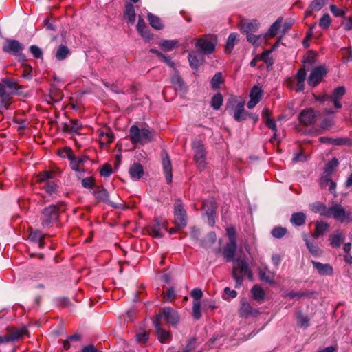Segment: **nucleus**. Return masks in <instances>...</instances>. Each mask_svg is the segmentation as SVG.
<instances>
[{
	"instance_id": "f257e3e1",
	"label": "nucleus",
	"mask_w": 352,
	"mask_h": 352,
	"mask_svg": "<svg viewBox=\"0 0 352 352\" xmlns=\"http://www.w3.org/2000/svg\"><path fill=\"white\" fill-rule=\"evenodd\" d=\"M153 137V132L148 128L140 129L135 125H133L130 128L129 138L133 144L144 145L151 142Z\"/></svg>"
},
{
	"instance_id": "f03ea898",
	"label": "nucleus",
	"mask_w": 352,
	"mask_h": 352,
	"mask_svg": "<svg viewBox=\"0 0 352 352\" xmlns=\"http://www.w3.org/2000/svg\"><path fill=\"white\" fill-rule=\"evenodd\" d=\"M244 276H247L250 280L253 279V274L248 267V263L243 260L236 259L234 261L232 270V277L236 281V287L242 285Z\"/></svg>"
},
{
	"instance_id": "7ed1b4c3",
	"label": "nucleus",
	"mask_w": 352,
	"mask_h": 352,
	"mask_svg": "<svg viewBox=\"0 0 352 352\" xmlns=\"http://www.w3.org/2000/svg\"><path fill=\"white\" fill-rule=\"evenodd\" d=\"M322 210L320 214L327 217H333L337 221L344 222L349 219V214L344 210L340 205H336L332 207L321 206Z\"/></svg>"
},
{
	"instance_id": "20e7f679",
	"label": "nucleus",
	"mask_w": 352,
	"mask_h": 352,
	"mask_svg": "<svg viewBox=\"0 0 352 352\" xmlns=\"http://www.w3.org/2000/svg\"><path fill=\"white\" fill-rule=\"evenodd\" d=\"M217 43V37L211 35L208 38L198 39L195 43V47L204 54H211L214 51Z\"/></svg>"
},
{
	"instance_id": "39448f33",
	"label": "nucleus",
	"mask_w": 352,
	"mask_h": 352,
	"mask_svg": "<svg viewBox=\"0 0 352 352\" xmlns=\"http://www.w3.org/2000/svg\"><path fill=\"white\" fill-rule=\"evenodd\" d=\"M192 149L194 151V159L199 169H204L206 167V151L203 144L199 140H194L192 142Z\"/></svg>"
},
{
	"instance_id": "423d86ee",
	"label": "nucleus",
	"mask_w": 352,
	"mask_h": 352,
	"mask_svg": "<svg viewBox=\"0 0 352 352\" xmlns=\"http://www.w3.org/2000/svg\"><path fill=\"white\" fill-rule=\"evenodd\" d=\"M95 197L98 199L99 201H104L105 203H107L108 204L111 205L114 208H118V209H125L126 207H125L124 201L122 200H120V202H113L111 201L109 199V193L104 188L102 187H97L94 190L93 192Z\"/></svg>"
},
{
	"instance_id": "0eeeda50",
	"label": "nucleus",
	"mask_w": 352,
	"mask_h": 352,
	"mask_svg": "<svg viewBox=\"0 0 352 352\" xmlns=\"http://www.w3.org/2000/svg\"><path fill=\"white\" fill-rule=\"evenodd\" d=\"M345 93L346 89L344 87H338L333 90V94L331 96H323L320 100L322 102L331 101L336 108L340 109L342 107L340 100L344 96Z\"/></svg>"
},
{
	"instance_id": "6e6552de",
	"label": "nucleus",
	"mask_w": 352,
	"mask_h": 352,
	"mask_svg": "<svg viewBox=\"0 0 352 352\" xmlns=\"http://www.w3.org/2000/svg\"><path fill=\"white\" fill-rule=\"evenodd\" d=\"M58 217V209L54 205L45 208L42 214V226L49 227Z\"/></svg>"
},
{
	"instance_id": "1a4fd4ad",
	"label": "nucleus",
	"mask_w": 352,
	"mask_h": 352,
	"mask_svg": "<svg viewBox=\"0 0 352 352\" xmlns=\"http://www.w3.org/2000/svg\"><path fill=\"white\" fill-rule=\"evenodd\" d=\"M174 209V219L176 226L178 228L185 227L187 223L186 213L180 200L175 202Z\"/></svg>"
},
{
	"instance_id": "9d476101",
	"label": "nucleus",
	"mask_w": 352,
	"mask_h": 352,
	"mask_svg": "<svg viewBox=\"0 0 352 352\" xmlns=\"http://www.w3.org/2000/svg\"><path fill=\"white\" fill-rule=\"evenodd\" d=\"M162 320H166L171 324H175L178 322L179 317L178 313L175 310L170 307H165L159 313L158 315H157L155 321H159V322H161Z\"/></svg>"
},
{
	"instance_id": "9b49d317",
	"label": "nucleus",
	"mask_w": 352,
	"mask_h": 352,
	"mask_svg": "<svg viewBox=\"0 0 352 352\" xmlns=\"http://www.w3.org/2000/svg\"><path fill=\"white\" fill-rule=\"evenodd\" d=\"M167 230L166 221L163 219H157L150 227L148 232L153 237L160 238L162 236V231Z\"/></svg>"
},
{
	"instance_id": "f8f14e48",
	"label": "nucleus",
	"mask_w": 352,
	"mask_h": 352,
	"mask_svg": "<svg viewBox=\"0 0 352 352\" xmlns=\"http://www.w3.org/2000/svg\"><path fill=\"white\" fill-rule=\"evenodd\" d=\"M326 73L327 70L323 66L314 68L308 78L309 85L312 87L316 86L322 80Z\"/></svg>"
},
{
	"instance_id": "ddd939ff",
	"label": "nucleus",
	"mask_w": 352,
	"mask_h": 352,
	"mask_svg": "<svg viewBox=\"0 0 352 352\" xmlns=\"http://www.w3.org/2000/svg\"><path fill=\"white\" fill-rule=\"evenodd\" d=\"M23 49V45L14 39H6V43L3 46V52L14 55L21 52Z\"/></svg>"
},
{
	"instance_id": "4468645a",
	"label": "nucleus",
	"mask_w": 352,
	"mask_h": 352,
	"mask_svg": "<svg viewBox=\"0 0 352 352\" xmlns=\"http://www.w3.org/2000/svg\"><path fill=\"white\" fill-rule=\"evenodd\" d=\"M263 95V91L259 85H255L250 91V100L248 103L249 109L254 108L261 100Z\"/></svg>"
},
{
	"instance_id": "2eb2a0df",
	"label": "nucleus",
	"mask_w": 352,
	"mask_h": 352,
	"mask_svg": "<svg viewBox=\"0 0 352 352\" xmlns=\"http://www.w3.org/2000/svg\"><path fill=\"white\" fill-rule=\"evenodd\" d=\"M317 118V114L313 109L303 110L299 115L300 122L305 125L314 124Z\"/></svg>"
},
{
	"instance_id": "dca6fc26",
	"label": "nucleus",
	"mask_w": 352,
	"mask_h": 352,
	"mask_svg": "<svg viewBox=\"0 0 352 352\" xmlns=\"http://www.w3.org/2000/svg\"><path fill=\"white\" fill-rule=\"evenodd\" d=\"M162 166L166 179L168 183L172 182V165L168 155L166 153L162 155Z\"/></svg>"
},
{
	"instance_id": "f3484780",
	"label": "nucleus",
	"mask_w": 352,
	"mask_h": 352,
	"mask_svg": "<svg viewBox=\"0 0 352 352\" xmlns=\"http://www.w3.org/2000/svg\"><path fill=\"white\" fill-rule=\"evenodd\" d=\"M139 34L146 40H151L153 37L146 26L145 21L142 16H139L138 24L136 25Z\"/></svg>"
},
{
	"instance_id": "a211bd4d",
	"label": "nucleus",
	"mask_w": 352,
	"mask_h": 352,
	"mask_svg": "<svg viewBox=\"0 0 352 352\" xmlns=\"http://www.w3.org/2000/svg\"><path fill=\"white\" fill-rule=\"evenodd\" d=\"M258 275L261 280L273 284L274 283V272L268 270L266 265H262L258 268Z\"/></svg>"
},
{
	"instance_id": "6ab92c4d",
	"label": "nucleus",
	"mask_w": 352,
	"mask_h": 352,
	"mask_svg": "<svg viewBox=\"0 0 352 352\" xmlns=\"http://www.w3.org/2000/svg\"><path fill=\"white\" fill-rule=\"evenodd\" d=\"M314 269H316L318 274L322 276H329L333 274V267L328 263H321L320 262L311 261Z\"/></svg>"
},
{
	"instance_id": "aec40b11",
	"label": "nucleus",
	"mask_w": 352,
	"mask_h": 352,
	"mask_svg": "<svg viewBox=\"0 0 352 352\" xmlns=\"http://www.w3.org/2000/svg\"><path fill=\"white\" fill-rule=\"evenodd\" d=\"M240 27L243 32L249 34L253 32H256L258 30L259 27V23L257 20L255 19L251 21H244L241 22Z\"/></svg>"
},
{
	"instance_id": "412c9836",
	"label": "nucleus",
	"mask_w": 352,
	"mask_h": 352,
	"mask_svg": "<svg viewBox=\"0 0 352 352\" xmlns=\"http://www.w3.org/2000/svg\"><path fill=\"white\" fill-rule=\"evenodd\" d=\"M154 326L156 329L157 338L160 342L164 343L170 340L171 335L170 332L161 328L160 322H159V321L154 320Z\"/></svg>"
},
{
	"instance_id": "4be33fe9",
	"label": "nucleus",
	"mask_w": 352,
	"mask_h": 352,
	"mask_svg": "<svg viewBox=\"0 0 352 352\" xmlns=\"http://www.w3.org/2000/svg\"><path fill=\"white\" fill-rule=\"evenodd\" d=\"M249 115H251V113H249L244 110V102H239L233 115L234 120L237 122H241L246 120Z\"/></svg>"
},
{
	"instance_id": "5701e85b",
	"label": "nucleus",
	"mask_w": 352,
	"mask_h": 352,
	"mask_svg": "<svg viewBox=\"0 0 352 352\" xmlns=\"http://www.w3.org/2000/svg\"><path fill=\"white\" fill-rule=\"evenodd\" d=\"M302 238L309 252L314 256H319L322 254V250L320 249L318 245L315 242H311L307 234H304L302 235Z\"/></svg>"
},
{
	"instance_id": "b1692460",
	"label": "nucleus",
	"mask_w": 352,
	"mask_h": 352,
	"mask_svg": "<svg viewBox=\"0 0 352 352\" xmlns=\"http://www.w3.org/2000/svg\"><path fill=\"white\" fill-rule=\"evenodd\" d=\"M327 3V0H314L305 11V16H308L314 12L320 10Z\"/></svg>"
},
{
	"instance_id": "393cba45",
	"label": "nucleus",
	"mask_w": 352,
	"mask_h": 352,
	"mask_svg": "<svg viewBox=\"0 0 352 352\" xmlns=\"http://www.w3.org/2000/svg\"><path fill=\"white\" fill-rule=\"evenodd\" d=\"M236 249V243H229L224 248L223 254L227 261H234V257Z\"/></svg>"
},
{
	"instance_id": "a878e982",
	"label": "nucleus",
	"mask_w": 352,
	"mask_h": 352,
	"mask_svg": "<svg viewBox=\"0 0 352 352\" xmlns=\"http://www.w3.org/2000/svg\"><path fill=\"white\" fill-rule=\"evenodd\" d=\"M129 174L134 180H139L144 175L142 166L140 163L133 164L129 169Z\"/></svg>"
},
{
	"instance_id": "bb28decb",
	"label": "nucleus",
	"mask_w": 352,
	"mask_h": 352,
	"mask_svg": "<svg viewBox=\"0 0 352 352\" xmlns=\"http://www.w3.org/2000/svg\"><path fill=\"white\" fill-rule=\"evenodd\" d=\"M81 128L82 124L78 120H71L64 126V130L72 133H78Z\"/></svg>"
},
{
	"instance_id": "cd10ccee",
	"label": "nucleus",
	"mask_w": 352,
	"mask_h": 352,
	"mask_svg": "<svg viewBox=\"0 0 352 352\" xmlns=\"http://www.w3.org/2000/svg\"><path fill=\"white\" fill-rule=\"evenodd\" d=\"M240 314L242 316L247 317L249 316H254L258 314V311L254 309L249 302L246 300H243L241 307L239 310Z\"/></svg>"
},
{
	"instance_id": "c85d7f7f",
	"label": "nucleus",
	"mask_w": 352,
	"mask_h": 352,
	"mask_svg": "<svg viewBox=\"0 0 352 352\" xmlns=\"http://www.w3.org/2000/svg\"><path fill=\"white\" fill-rule=\"evenodd\" d=\"M27 332L25 327H21V328L12 329L9 331L8 338L10 342L15 341L21 338Z\"/></svg>"
},
{
	"instance_id": "c756f323",
	"label": "nucleus",
	"mask_w": 352,
	"mask_h": 352,
	"mask_svg": "<svg viewBox=\"0 0 352 352\" xmlns=\"http://www.w3.org/2000/svg\"><path fill=\"white\" fill-rule=\"evenodd\" d=\"M202 209L206 215H214L215 213V201L213 199L205 200L203 203Z\"/></svg>"
},
{
	"instance_id": "7c9ffc66",
	"label": "nucleus",
	"mask_w": 352,
	"mask_h": 352,
	"mask_svg": "<svg viewBox=\"0 0 352 352\" xmlns=\"http://www.w3.org/2000/svg\"><path fill=\"white\" fill-rule=\"evenodd\" d=\"M251 293L252 298L258 302H262L264 300L265 293L259 285H254L251 289Z\"/></svg>"
},
{
	"instance_id": "2f4dec72",
	"label": "nucleus",
	"mask_w": 352,
	"mask_h": 352,
	"mask_svg": "<svg viewBox=\"0 0 352 352\" xmlns=\"http://www.w3.org/2000/svg\"><path fill=\"white\" fill-rule=\"evenodd\" d=\"M147 17L149 23L152 28L158 30H162L163 28V23H162L160 19L157 16L151 12H148L147 14Z\"/></svg>"
},
{
	"instance_id": "473e14b6",
	"label": "nucleus",
	"mask_w": 352,
	"mask_h": 352,
	"mask_svg": "<svg viewBox=\"0 0 352 352\" xmlns=\"http://www.w3.org/2000/svg\"><path fill=\"white\" fill-rule=\"evenodd\" d=\"M329 229V225L324 222H317L316 224V230L311 236L317 239L318 236L323 235Z\"/></svg>"
},
{
	"instance_id": "72a5a7b5",
	"label": "nucleus",
	"mask_w": 352,
	"mask_h": 352,
	"mask_svg": "<svg viewBox=\"0 0 352 352\" xmlns=\"http://www.w3.org/2000/svg\"><path fill=\"white\" fill-rule=\"evenodd\" d=\"M87 160V157L80 156L76 157L75 155L73 157L72 160L70 161V165L72 168L75 171L80 170V166L82 165L86 160Z\"/></svg>"
},
{
	"instance_id": "f704fd0d",
	"label": "nucleus",
	"mask_w": 352,
	"mask_h": 352,
	"mask_svg": "<svg viewBox=\"0 0 352 352\" xmlns=\"http://www.w3.org/2000/svg\"><path fill=\"white\" fill-rule=\"evenodd\" d=\"M124 14L129 23L132 24L135 23L136 14L133 5L126 6Z\"/></svg>"
},
{
	"instance_id": "c9c22d12",
	"label": "nucleus",
	"mask_w": 352,
	"mask_h": 352,
	"mask_svg": "<svg viewBox=\"0 0 352 352\" xmlns=\"http://www.w3.org/2000/svg\"><path fill=\"white\" fill-rule=\"evenodd\" d=\"M338 165V161L337 159L333 158L332 160L329 162L326 165L324 175L322 177H331V175L334 172L336 168Z\"/></svg>"
},
{
	"instance_id": "e433bc0d",
	"label": "nucleus",
	"mask_w": 352,
	"mask_h": 352,
	"mask_svg": "<svg viewBox=\"0 0 352 352\" xmlns=\"http://www.w3.org/2000/svg\"><path fill=\"white\" fill-rule=\"evenodd\" d=\"M306 216L303 212H296L292 215L291 223L296 226H300L305 222Z\"/></svg>"
},
{
	"instance_id": "4c0bfd02",
	"label": "nucleus",
	"mask_w": 352,
	"mask_h": 352,
	"mask_svg": "<svg viewBox=\"0 0 352 352\" xmlns=\"http://www.w3.org/2000/svg\"><path fill=\"white\" fill-rule=\"evenodd\" d=\"M306 72L304 69H300L297 74H296V79L298 81L296 90L298 91H302L304 89V82L306 79Z\"/></svg>"
},
{
	"instance_id": "58836bf2",
	"label": "nucleus",
	"mask_w": 352,
	"mask_h": 352,
	"mask_svg": "<svg viewBox=\"0 0 352 352\" xmlns=\"http://www.w3.org/2000/svg\"><path fill=\"white\" fill-rule=\"evenodd\" d=\"M344 236L341 232H338L330 236V245L333 248H339L344 240Z\"/></svg>"
},
{
	"instance_id": "ea45409f",
	"label": "nucleus",
	"mask_w": 352,
	"mask_h": 352,
	"mask_svg": "<svg viewBox=\"0 0 352 352\" xmlns=\"http://www.w3.org/2000/svg\"><path fill=\"white\" fill-rule=\"evenodd\" d=\"M188 60L190 66L193 69H197L201 64L202 59L198 57V55L195 52H191L188 54Z\"/></svg>"
},
{
	"instance_id": "a19ab883",
	"label": "nucleus",
	"mask_w": 352,
	"mask_h": 352,
	"mask_svg": "<svg viewBox=\"0 0 352 352\" xmlns=\"http://www.w3.org/2000/svg\"><path fill=\"white\" fill-rule=\"evenodd\" d=\"M177 43L175 40H163L160 42V46L166 51H171L176 47Z\"/></svg>"
},
{
	"instance_id": "79ce46f5",
	"label": "nucleus",
	"mask_w": 352,
	"mask_h": 352,
	"mask_svg": "<svg viewBox=\"0 0 352 352\" xmlns=\"http://www.w3.org/2000/svg\"><path fill=\"white\" fill-rule=\"evenodd\" d=\"M236 40H237V34H236L232 33L229 35L228 38L226 42V52H230L233 50Z\"/></svg>"
},
{
	"instance_id": "37998d69",
	"label": "nucleus",
	"mask_w": 352,
	"mask_h": 352,
	"mask_svg": "<svg viewBox=\"0 0 352 352\" xmlns=\"http://www.w3.org/2000/svg\"><path fill=\"white\" fill-rule=\"evenodd\" d=\"M6 86L3 85V83H0V97L3 98L2 100V104L6 107L8 108L10 103L6 101V98L8 97L11 95L10 92H8V91L6 90Z\"/></svg>"
},
{
	"instance_id": "c03bdc74",
	"label": "nucleus",
	"mask_w": 352,
	"mask_h": 352,
	"mask_svg": "<svg viewBox=\"0 0 352 352\" xmlns=\"http://www.w3.org/2000/svg\"><path fill=\"white\" fill-rule=\"evenodd\" d=\"M265 36V35L263 34L254 35L252 33H249L247 36V40L253 45H258L263 40H264Z\"/></svg>"
},
{
	"instance_id": "a18cd8bd",
	"label": "nucleus",
	"mask_w": 352,
	"mask_h": 352,
	"mask_svg": "<svg viewBox=\"0 0 352 352\" xmlns=\"http://www.w3.org/2000/svg\"><path fill=\"white\" fill-rule=\"evenodd\" d=\"M222 103L223 97L221 94H217L212 97L211 100V106L214 109H219L221 106L222 105Z\"/></svg>"
},
{
	"instance_id": "49530a36",
	"label": "nucleus",
	"mask_w": 352,
	"mask_h": 352,
	"mask_svg": "<svg viewBox=\"0 0 352 352\" xmlns=\"http://www.w3.org/2000/svg\"><path fill=\"white\" fill-rule=\"evenodd\" d=\"M321 185L322 186H329V190L331 192H334L336 189V183H334L331 177H322L321 178Z\"/></svg>"
},
{
	"instance_id": "de8ad7c7",
	"label": "nucleus",
	"mask_w": 352,
	"mask_h": 352,
	"mask_svg": "<svg viewBox=\"0 0 352 352\" xmlns=\"http://www.w3.org/2000/svg\"><path fill=\"white\" fill-rule=\"evenodd\" d=\"M43 237V236L42 233L39 231L32 232L30 234V240L32 241L38 242L40 248H43L44 245L43 242H42Z\"/></svg>"
},
{
	"instance_id": "09e8293b",
	"label": "nucleus",
	"mask_w": 352,
	"mask_h": 352,
	"mask_svg": "<svg viewBox=\"0 0 352 352\" xmlns=\"http://www.w3.org/2000/svg\"><path fill=\"white\" fill-rule=\"evenodd\" d=\"M68 54H69L68 48L66 46L61 45L57 50L56 57L58 60H62L67 57Z\"/></svg>"
},
{
	"instance_id": "8fccbe9b",
	"label": "nucleus",
	"mask_w": 352,
	"mask_h": 352,
	"mask_svg": "<svg viewBox=\"0 0 352 352\" xmlns=\"http://www.w3.org/2000/svg\"><path fill=\"white\" fill-rule=\"evenodd\" d=\"M100 139L102 144H108L113 142V136L111 132H101Z\"/></svg>"
},
{
	"instance_id": "3c124183",
	"label": "nucleus",
	"mask_w": 352,
	"mask_h": 352,
	"mask_svg": "<svg viewBox=\"0 0 352 352\" xmlns=\"http://www.w3.org/2000/svg\"><path fill=\"white\" fill-rule=\"evenodd\" d=\"M280 27V20L278 19L271 25L266 35L270 37L274 36L277 34Z\"/></svg>"
},
{
	"instance_id": "603ef678",
	"label": "nucleus",
	"mask_w": 352,
	"mask_h": 352,
	"mask_svg": "<svg viewBox=\"0 0 352 352\" xmlns=\"http://www.w3.org/2000/svg\"><path fill=\"white\" fill-rule=\"evenodd\" d=\"M54 177V173L51 171H43L39 173L37 176V180L38 182H44L48 181L50 179Z\"/></svg>"
},
{
	"instance_id": "864d4df0",
	"label": "nucleus",
	"mask_w": 352,
	"mask_h": 352,
	"mask_svg": "<svg viewBox=\"0 0 352 352\" xmlns=\"http://www.w3.org/2000/svg\"><path fill=\"white\" fill-rule=\"evenodd\" d=\"M297 324L300 327L307 328L309 325V319L307 316L300 314L297 316Z\"/></svg>"
},
{
	"instance_id": "5fc2aeb1",
	"label": "nucleus",
	"mask_w": 352,
	"mask_h": 352,
	"mask_svg": "<svg viewBox=\"0 0 352 352\" xmlns=\"http://www.w3.org/2000/svg\"><path fill=\"white\" fill-rule=\"evenodd\" d=\"M331 22V17L329 14H324L319 21V26L323 29H327Z\"/></svg>"
},
{
	"instance_id": "6e6d98bb",
	"label": "nucleus",
	"mask_w": 352,
	"mask_h": 352,
	"mask_svg": "<svg viewBox=\"0 0 352 352\" xmlns=\"http://www.w3.org/2000/svg\"><path fill=\"white\" fill-rule=\"evenodd\" d=\"M201 304L199 300H194L192 307V314L195 319L198 320L201 318L200 311Z\"/></svg>"
},
{
	"instance_id": "4d7b16f0",
	"label": "nucleus",
	"mask_w": 352,
	"mask_h": 352,
	"mask_svg": "<svg viewBox=\"0 0 352 352\" xmlns=\"http://www.w3.org/2000/svg\"><path fill=\"white\" fill-rule=\"evenodd\" d=\"M32 68L30 65L26 63H23V74L22 77L25 79H31L32 78Z\"/></svg>"
},
{
	"instance_id": "13d9d810",
	"label": "nucleus",
	"mask_w": 352,
	"mask_h": 352,
	"mask_svg": "<svg viewBox=\"0 0 352 352\" xmlns=\"http://www.w3.org/2000/svg\"><path fill=\"white\" fill-rule=\"evenodd\" d=\"M56 187L54 182H47L43 188L47 194L52 195L56 192Z\"/></svg>"
},
{
	"instance_id": "bf43d9fd",
	"label": "nucleus",
	"mask_w": 352,
	"mask_h": 352,
	"mask_svg": "<svg viewBox=\"0 0 352 352\" xmlns=\"http://www.w3.org/2000/svg\"><path fill=\"white\" fill-rule=\"evenodd\" d=\"M3 85L6 86V90L8 91V92H10L11 94H14L16 89V84L14 82L11 81L8 79H4L2 82Z\"/></svg>"
},
{
	"instance_id": "052dcab7",
	"label": "nucleus",
	"mask_w": 352,
	"mask_h": 352,
	"mask_svg": "<svg viewBox=\"0 0 352 352\" xmlns=\"http://www.w3.org/2000/svg\"><path fill=\"white\" fill-rule=\"evenodd\" d=\"M222 82V76L221 73H217L213 76L212 80H211V86L214 88L217 89L219 87V85Z\"/></svg>"
},
{
	"instance_id": "680f3d73",
	"label": "nucleus",
	"mask_w": 352,
	"mask_h": 352,
	"mask_svg": "<svg viewBox=\"0 0 352 352\" xmlns=\"http://www.w3.org/2000/svg\"><path fill=\"white\" fill-rule=\"evenodd\" d=\"M286 233V229L282 227L274 228L272 230V234L275 238H281Z\"/></svg>"
},
{
	"instance_id": "e2e57ef3",
	"label": "nucleus",
	"mask_w": 352,
	"mask_h": 352,
	"mask_svg": "<svg viewBox=\"0 0 352 352\" xmlns=\"http://www.w3.org/2000/svg\"><path fill=\"white\" fill-rule=\"evenodd\" d=\"M226 233L228 236L229 243H236V231L233 227H228L226 228Z\"/></svg>"
},
{
	"instance_id": "0e129e2a",
	"label": "nucleus",
	"mask_w": 352,
	"mask_h": 352,
	"mask_svg": "<svg viewBox=\"0 0 352 352\" xmlns=\"http://www.w3.org/2000/svg\"><path fill=\"white\" fill-rule=\"evenodd\" d=\"M136 340L140 343H144L148 340V334L146 331H140L136 334Z\"/></svg>"
},
{
	"instance_id": "69168bd1",
	"label": "nucleus",
	"mask_w": 352,
	"mask_h": 352,
	"mask_svg": "<svg viewBox=\"0 0 352 352\" xmlns=\"http://www.w3.org/2000/svg\"><path fill=\"white\" fill-rule=\"evenodd\" d=\"M171 83L175 86V89H181L183 85L180 76L175 74L171 78Z\"/></svg>"
},
{
	"instance_id": "338daca9",
	"label": "nucleus",
	"mask_w": 352,
	"mask_h": 352,
	"mask_svg": "<svg viewBox=\"0 0 352 352\" xmlns=\"http://www.w3.org/2000/svg\"><path fill=\"white\" fill-rule=\"evenodd\" d=\"M330 10L336 16H343L345 14V11L343 9L338 8L335 5L330 6Z\"/></svg>"
},
{
	"instance_id": "774afa93",
	"label": "nucleus",
	"mask_w": 352,
	"mask_h": 352,
	"mask_svg": "<svg viewBox=\"0 0 352 352\" xmlns=\"http://www.w3.org/2000/svg\"><path fill=\"white\" fill-rule=\"evenodd\" d=\"M30 51L33 54V56L36 58H39L42 57L43 52L41 48H39L36 45H32L30 47Z\"/></svg>"
}]
</instances>
